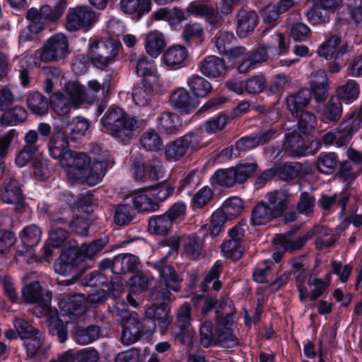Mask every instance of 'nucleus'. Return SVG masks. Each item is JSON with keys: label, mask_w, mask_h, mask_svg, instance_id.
<instances>
[{"label": "nucleus", "mask_w": 362, "mask_h": 362, "mask_svg": "<svg viewBox=\"0 0 362 362\" xmlns=\"http://www.w3.org/2000/svg\"><path fill=\"white\" fill-rule=\"evenodd\" d=\"M101 124L112 136L127 144L132 139L134 132L143 125V121L127 114L120 107H111L101 118Z\"/></svg>", "instance_id": "f257e3e1"}, {"label": "nucleus", "mask_w": 362, "mask_h": 362, "mask_svg": "<svg viewBox=\"0 0 362 362\" xmlns=\"http://www.w3.org/2000/svg\"><path fill=\"white\" fill-rule=\"evenodd\" d=\"M165 243L170 247L167 255L153 262L152 266L159 274V284L160 286L170 288L173 291L179 292L181 290L183 279L168 262V257L177 255L180 239L179 237H172L165 240Z\"/></svg>", "instance_id": "f03ea898"}, {"label": "nucleus", "mask_w": 362, "mask_h": 362, "mask_svg": "<svg viewBox=\"0 0 362 362\" xmlns=\"http://www.w3.org/2000/svg\"><path fill=\"white\" fill-rule=\"evenodd\" d=\"M65 6L64 0H60L53 8L48 5H44L40 10L35 8L29 9L26 17L30 22L28 26L30 31L37 33L43 30L47 23L57 21L63 14Z\"/></svg>", "instance_id": "7ed1b4c3"}, {"label": "nucleus", "mask_w": 362, "mask_h": 362, "mask_svg": "<svg viewBox=\"0 0 362 362\" xmlns=\"http://www.w3.org/2000/svg\"><path fill=\"white\" fill-rule=\"evenodd\" d=\"M69 46L67 37L62 33H57L50 37L42 48L35 52V57L45 63L59 61L69 54Z\"/></svg>", "instance_id": "20e7f679"}, {"label": "nucleus", "mask_w": 362, "mask_h": 362, "mask_svg": "<svg viewBox=\"0 0 362 362\" xmlns=\"http://www.w3.org/2000/svg\"><path fill=\"white\" fill-rule=\"evenodd\" d=\"M211 321L204 322L200 327V344L207 348L212 343H215L221 348L230 349L238 346V339L228 331L221 328L214 329Z\"/></svg>", "instance_id": "39448f33"}, {"label": "nucleus", "mask_w": 362, "mask_h": 362, "mask_svg": "<svg viewBox=\"0 0 362 362\" xmlns=\"http://www.w3.org/2000/svg\"><path fill=\"white\" fill-rule=\"evenodd\" d=\"M200 142L201 136L198 134L187 133L166 144L164 151L165 158L169 162L177 161L188 152L197 149Z\"/></svg>", "instance_id": "423d86ee"}, {"label": "nucleus", "mask_w": 362, "mask_h": 362, "mask_svg": "<svg viewBox=\"0 0 362 362\" xmlns=\"http://www.w3.org/2000/svg\"><path fill=\"white\" fill-rule=\"evenodd\" d=\"M90 158L86 153L70 151L65 154L61 163L66 167V175L72 183L83 184L88 168L90 166Z\"/></svg>", "instance_id": "0eeeda50"}, {"label": "nucleus", "mask_w": 362, "mask_h": 362, "mask_svg": "<svg viewBox=\"0 0 362 362\" xmlns=\"http://www.w3.org/2000/svg\"><path fill=\"white\" fill-rule=\"evenodd\" d=\"M117 49V45L111 40H96L89 47L90 60L96 67L104 69L113 62Z\"/></svg>", "instance_id": "6e6552de"}, {"label": "nucleus", "mask_w": 362, "mask_h": 362, "mask_svg": "<svg viewBox=\"0 0 362 362\" xmlns=\"http://www.w3.org/2000/svg\"><path fill=\"white\" fill-rule=\"evenodd\" d=\"M97 21V16L88 6L71 8L66 17V28L71 32L88 30Z\"/></svg>", "instance_id": "1a4fd4ad"}, {"label": "nucleus", "mask_w": 362, "mask_h": 362, "mask_svg": "<svg viewBox=\"0 0 362 362\" xmlns=\"http://www.w3.org/2000/svg\"><path fill=\"white\" fill-rule=\"evenodd\" d=\"M191 307L188 303H185L179 309L175 324L172 331V337L178 340L182 344L189 342L192 335Z\"/></svg>", "instance_id": "9d476101"}, {"label": "nucleus", "mask_w": 362, "mask_h": 362, "mask_svg": "<svg viewBox=\"0 0 362 362\" xmlns=\"http://www.w3.org/2000/svg\"><path fill=\"white\" fill-rule=\"evenodd\" d=\"M362 122V105L343 122L336 129L337 146H346L351 141L353 135L359 129Z\"/></svg>", "instance_id": "9b49d317"}, {"label": "nucleus", "mask_w": 362, "mask_h": 362, "mask_svg": "<svg viewBox=\"0 0 362 362\" xmlns=\"http://www.w3.org/2000/svg\"><path fill=\"white\" fill-rule=\"evenodd\" d=\"M38 140L39 134L37 131L31 129L25 133L23 138L24 145L16 158V163L18 166L23 167L32 160L39 151Z\"/></svg>", "instance_id": "f8f14e48"}, {"label": "nucleus", "mask_w": 362, "mask_h": 362, "mask_svg": "<svg viewBox=\"0 0 362 362\" xmlns=\"http://www.w3.org/2000/svg\"><path fill=\"white\" fill-rule=\"evenodd\" d=\"M267 203L278 217L291 209L293 197L285 189H275L267 194Z\"/></svg>", "instance_id": "ddd939ff"}, {"label": "nucleus", "mask_w": 362, "mask_h": 362, "mask_svg": "<svg viewBox=\"0 0 362 362\" xmlns=\"http://www.w3.org/2000/svg\"><path fill=\"white\" fill-rule=\"evenodd\" d=\"M69 138L66 134L62 130H54L48 141L49 153L54 159L59 160L62 163L65 154L70 152L69 148Z\"/></svg>", "instance_id": "4468645a"}, {"label": "nucleus", "mask_w": 362, "mask_h": 362, "mask_svg": "<svg viewBox=\"0 0 362 362\" xmlns=\"http://www.w3.org/2000/svg\"><path fill=\"white\" fill-rule=\"evenodd\" d=\"M276 130L269 129L262 130L249 136L238 139L235 143V148L238 151H248L259 145H264L274 138Z\"/></svg>", "instance_id": "2eb2a0df"}, {"label": "nucleus", "mask_w": 362, "mask_h": 362, "mask_svg": "<svg viewBox=\"0 0 362 362\" xmlns=\"http://www.w3.org/2000/svg\"><path fill=\"white\" fill-rule=\"evenodd\" d=\"M170 102L173 108L185 113L193 112L198 105L197 100L184 88L173 91Z\"/></svg>", "instance_id": "dca6fc26"}, {"label": "nucleus", "mask_w": 362, "mask_h": 362, "mask_svg": "<svg viewBox=\"0 0 362 362\" xmlns=\"http://www.w3.org/2000/svg\"><path fill=\"white\" fill-rule=\"evenodd\" d=\"M298 227H296L286 233L277 237V240L286 250L293 251L300 250L308 240L313 238L316 234H320V231L318 230H321L320 228H313L304 236L298 238V239H294L293 238V235L298 230Z\"/></svg>", "instance_id": "f3484780"}, {"label": "nucleus", "mask_w": 362, "mask_h": 362, "mask_svg": "<svg viewBox=\"0 0 362 362\" xmlns=\"http://www.w3.org/2000/svg\"><path fill=\"white\" fill-rule=\"evenodd\" d=\"M312 100V91L309 88H301L286 98V107L293 117H298L300 112L305 111Z\"/></svg>", "instance_id": "a211bd4d"}, {"label": "nucleus", "mask_w": 362, "mask_h": 362, "mask_svg": "<svg viewBox=\"0 0 362 362\" xmlns=\"http://www.w3.org/2000/svg\"><path fill=\"white\" fill-rule=\"evenodd\" d=\"M114 162L108 159L93 158V162L88 168L83 184L86 183L89 186H95L103 178L107 168H111Z\"/></svg>", "instance_id": "6ab92c4d"}, {"label": "nucleus", "mask_w": 362, "mask_h": 362, "mask_svg": "<svg viewBox=\"0 0 362 362\" xmlns=\"http://www.w3.org/2000/svg\"><path fill=\"white\" fill-rule=\"evenodd\" d=\"M122 341L125 344H132L137 341L142 335L140 327V317L138 313L132 312L130 317L122 321Z\"/></svg>", "instance_id": "aec40b11"}, {"label": "nucleus", "mask_w": 362, "mask_h": 362, "mask_svg": "<svg viewBox=\"0 0 362 362\" xmlns=\"http://www.w3.org/2000/svg\"><path fill=\"white\" fill-rule=\"evenodd\" d=\"M201 73L209 78H219L227 71V66L223 59L215 55L205 57L199 64Z\"/></svg>", "instance_id": "412c9836"}, {"label": "nucleus", "mask_w": 362, "mask_h": 362, "mask_svg": "<svg viewBox=\"0 0 362 362\" xmlns=\"http://www.w3.org/2000/svg\"><path fill=\"white\" fill-rule=\"evenodd\" d=\"M0 197L5 203L16 204L18 209L24 206V197L18 182L15 179L11 178L4 183Z\"/></svg>", "instance_id": "4be33fe9"}, {"label": "nucleus", "mask_w": 362, "mask_h": 362, "mask_svg": "<svg viewBox=\"0 0 362 362\" xmlns=\"http://www.w3.org/2000/svg\"><path fill=\"white\" fill-rule=\"evenodd\" d=\"M237 34L240 37H245L253 33L259 21L256 12L253 11L240 10L236 14Z\"/></svg>", "instance_id": "5701e85b"}, {"label": "nucleus", "mask_w": 362, "mask_h": 362, "mask_svg": "<svg viewBox=\"0 0 362 362\" xmlns=\"http://www.w3.org/2000/svg\"><path fill=\"white\" fill-rule=\"evenodd\" d=\"M311 167L299 162H288L276 167V175L284 181H291L310 173Z\"/></svg>", "instance_id": "b1692460"}, {"label": "nucleus", "mask_w": 362, "mask_h": 362, "mask_svg": "<svg viewBox=\"0 0 362 362\" xmlns=\"http://www.w3.org/2000/svg\"><path fill=\"white\" fill-rule=\"evenodd\" d=\"M169 311L168 305L165 303L158 305L154 303L145 311L146 315H148L149 317H152L156 322H158L161 334H165L166 329L171 323L172 317L169 314Z\"/></svg>", "instance_id": "393cba45"}, {"label": "nucleus", "mask_w": 362, "mask_h": 362, "mask_svg": "<svg viewBox=\"0 0 362 362\" xmlns=\"http://www.w3.org/2000/svg\"><path fill=\"white\" fill-rule=\"evenodd\" d=\"M78 262L77 253L74 250H69L61 255L54 265V271L63 276H74L75 269Z\"/></svg>", "instance_id": "a878e982"}, {"label": "nucleus", "mask_w": 362, "mask_h": 362, "mask_svg": "<svg viewBox=\"0 0 362 362\" xmlns=\"http://www.w3.org/2000/svg\"><path fill=\"white\" fill-rule=\"evenodd\" d=\"M140 263L139 258L129 253L119 254L115 257L113 263V273L116 274H126L134 272Z\"/></svg>", "instance_id": "bb28decb"}, {"label": "nucleus", "mask_w": 362, "mask_h": 362, "mask_svg": "<svg viewBox=\"0 0 362 362\" xmlns=\"http://www.w3.org/2000/svg\"><path fill=\"white\" fill-rule=\"evenodd\" d=\"M119 9L125 14H134L137 19L151 10L150 0H119Z\"/></svg>", "instance_id": "cd10ccee"}, {"label": "nucleus", "mask_w": 362, "mask_h": 362, "mask_svg": "<svg viewBox=\"0 0 362 362\" xmlns=\"http://www.w3.org/2000/svg\"><path fill=\"white\" fill-rule=\"evenodd\" d=\"M158 127L165 134H177L182 125L180 117L169 111L163 112L157 119Z\"/></svg>", "instance_id": "c85d7f7f"}, {"label": "nucleus", "mask_w": 362, "mask_h": 362, "mask_svg": "<svg viewBox=\"0 0 362 362\" xmlns=\"http://www.w3.org/2000/svg\"><path fill=\"white\" fill-rule=\"evenodd\" d=\"M187 49L180 45L169 47L163 56L165 64L170 69H177L187 58Z\"/></svg>", "instance_id": "c756f323"}, {"label": "nucleus", "mask_w": 362, "mask_h": 362, "mask_svg": "<svg viewBox=\"0 0 362 362\" xmlns=\"http://www.w3.org/2000/svg\"><path fill=\"white\" fill-rule=\"evenodd\" d=\"M276 218L278 216L267 202H260L252 209L251 222L253 225L260 226Z\"/></svg>", "instance_id": "7c9ffc66"}, {"label": "nucleus", "mask_w": 362, "mask_h": 362, "mask_svg": "<svg viewBox=\"0 0 362 362\" xmlns=\"http://www.w3.org/2000/svg\"><path fill=\"white\" fill-rule=\"evenodd\" d=\"M100 332V327L96 325L78 327L74 331V340L81 345L89 344L99 339Z\"/></svg>", "instance_id": "2f4dec72"}, {"label": "nucleus", "mask_w": 362, "mask_h": 362, "mask_svg": "<svg viewBox=\"0 0 362 362\" xmlns=\"http://www.w3.org/2000/svg\"><path fill=\"white\" fill-rule=\"evenodd\" d=\"M139 143L141 148L146 151L157 152L163 147V140L153 129L145 131L140 136Z\"/></svg>", "instance_id": "473e14b6"}, {"label": "nucleus", "mask_w": 362, "mask_h": 362, "mask_svg": "<svg viewBox=\"0 0 362 362\" xmlns=\"http://www.w3.org/2000/svg\"><path fill=\"white\" fill-rule=\"evenodd\" d=\"M42 231L36 225H30L23 228L20 234V238L25 250L27 252L30 249L35 247L40 241Z\"/></svg>", "instance_id": "72a5a7b5"}, {"label": "nucleus", "mask_w": 362, "mask_h": 362, "mask_svg": "<svg viewBox=\"0 0 362 362\" xmlns=\"http://www.w3.org/2000/svg\"><path fill=\"white\" fill-rule=\"evenodd\" d=\"M173 223L170 218L165 214L151 217L148 221V230L150 233L165 235L171 230Z\"/></svg>", "instance_id": "f704fd0d"}, {"label": "nucleus", "mask_w": 362, "mask_h": 362, "mask_svg": "<svg viewBox=\"0 0 362 362\" xmlns=\"http://www.w3.org/2000/svg\"><path fill=\"white\" fill-rule=\"evenodd\" d=\"M165 46L163 35L158 31H153L146 37V50L152 57H157Z\"/></svg>", "instance_id": "c9c22d12"}, {"label": "nucleus", "mask_w": 362, "mask_h": 362, "mask_svg": "<svg viewBox=\"0 0 362 362\" xmlns=\"http://www.w3.org/2000/svg\"><path fill=\"white\" fill-rule=\"evenodd\" d=\"M28 116L27 111L23 107L16 105L6 111L1 117L0 121L3 125L12 126L23 122Z\"/></svg>", "instance_id": "e433bc0d"}, {"label": "nucleus", "mask_w": 362, "mask_h": 362, "mask_svg": "<svg viewBox=\"0 0 362 362\" xmlns=\"http://www.w3.org/2000/svg\"><path fill=\"white\" fill-rule=\"evenodd\" d=\"M65 90L71 104L77 107L87 99V92L83 86L77 82H69L65 86Z\"/></svg>", "instance_id": "4c0bfd02"}, {"label": "nucleus", "mask_w": 362, "mask_h": 362, "mask_svg": "<svg viewBox=\"0 0 362 362\" xmlns=\"http://www.w3.org/2000/svg\"><path fill=\"white\" fill-rule=\"evenodd\" d=\"M296 118L298 119V131L303 135H310L317 127V117L311 112H300Z\"/></svg>", "instance_id": "58836bf2"}, {"label": "nucleus", "mask_w": 362, "mask_h": 362, "mask_svg": "<svg viewBox=\"0 0 362 362\" xmlns=\"http://www.w3.org/2000/svg\"><path fill=\"white\" fill-rule=\"evenodd\" d=\"M203 245V239L195 235H189L183 240L185 254L193 259H197L202 254Z\"/></svg>", "instance_id": "ea45409f"}, {"label": "nucleus", "mask_w": 362, "mask_h": 362, "mask_svg": "<svg viewBox=\"0 0 362 362\" xmlns=\"http://www.w3.org/2000/svg\"><path fill=\"white\" fill-rule=\"evenodd\" d=\"M88 120L83 117H77L69 125V132L66 136L71 141H77L83 137L89 129Z\"/></svg>", "instance_id": "a19ab883"}, {"label": "nucleus", "mask_w": 362, "mask_h": 362, "mask_svg": "<svg viewBox=\"0 0 362 362\" xmlns=\"http://www.w3.org/2000/svg\"><path fill=\"white\" fill-rule=\"evenodd\" d=\"M28 108L35 115H43L48 111V102L45 97L38 92L30 93L27 98Z\"/></svg>", "instance_id": "79ce46f5"}, {"label": "nucleus", "mask_w": 362, "mask_h": 362, "mask_svg": "<svg viewBox=\"0 0 362 362\" xmlns=\"http://www.w3.org/2000/svg\"><path fill=\"white\" fill-rule=\"evenodd\" d=\"M187 83L191 90L197 97H205L211 90V83L206 79L198 75H192L189 77Z\"/></svg>", "instance_id": "37998d69"}, {"label": "nucleus", "mask_w": 362, "mask_h": 362, "mask_svg": "<svg viewBox=\"0 0 362 362\" xmlns=\"http://www.w3.org/2000/svg\"><path fill=\"white\" fill-rule=\"evenodd\" d=\"M341 42V35L339 34H332L319 47L317 52L320 57L329 60L336 53L337 49Z\"/></svg>", "instance_id": "c03bdc74"}, {"label": "nucleus", "mask_w": 362, "mask_h": 362, "mask_svg": "<svg viewBox=\"0 0 362 362\" xmlns=\"http://www.w3.org/2000/svg\"><path fill=\"white\" fill-rule=\"evenodd\" d=\"M349 200V194L346 193H341L340 195L334 194L332 196L322 195L319 200V204L324 210L328 211L338 202L341 206V213L344 214Z\"/></svg>", "instance_id": "a18cd8bd"}, {"label": "nucleus", "mask_w": 362, "mask_h": 362, "mask_svg": "<svg viewBox=\"0 0 362 362\" xmlns=\"http://www.w3.org/2000/svg\"><path fill=\"white\" fill-rule=\"evenodd\" d=\"M300 132H293L286 135L285 148L290 151L293 156H299L304 152L305 141Z\"/></svg>", "instance_id": "49530a36"}, {"label": "nucleus", "mask_w": 362, "mask_h": 362, "mask_svg": "<svg viewBox=\"0 0 362 362\" xmlns=\"http://www.w3.org/2000/svg\"><path fill=\"white\" fill-rule=\"evenodd\" d=\"M329 276V274H327L326 279L312 277L311 276L309 277L308 285L313 286V289L310 291L309 295L310 300L314 301L317 300L327 290L330 284Z\"/></svg>", "instance_id": "de8ad7c7"}, {"label": "nucleus", "mask_w": 362, "mask_h": 362, "mask_svg": "<svg viewBox=\"0 0 362 362\" xmlns=\"http://www.w3.org/2000/svg\"><path fill=\"white\" fill-rule=\"evenodd\" d=\"M45 293L38 281H33L22 289L23 297L26 302L30 303L39 302L44 298Z\"/></svg>", "instance_id": "09e8293b"}, {"label": "nucleus", "mask_w": 362, "mask_h": 362, "mask_svg": "<svg viewBox=\"0 0 362 362\" xmlns=\"http://www.w3.org/2000/svg\"><path fill=\"white\" fill-rule=\"evenodd\" d=\"M338 159L334 153L320 154L317 160V170L324 174H332L337 167Z\"/></svg>", "instance_id": "8fccbe9b"}, {"label": "nucleus", "mask_w": 362, "mask_h": 362, "mask_svg": "<svg viewBox=\"0 0 362 362\" xmlns=\"http://www.w3.org/2000/svg\"><path fill=\"white\" fill-rule=\"evenodd\" d=\"M64 311L69 315L71 320H74L85 313L83 300L81 296L69 298L64 306Z\"/></svg>", "instance_id": "3c124183"}, {"label": "nucleus", "mask_w": 362, "mask_h": 362, "mask_svg": "<svg viewBox=\"0 0 362 362\" xmlns=\"http://www.w3.org/2000/svg\"><path fill=\"white\" fill-rule=\"evenodd\" d=\"M135 216V212L129 204H119L114 214L115 223L118 226L129 225Z\"/></svg>", "instance_id": "603ef678"}, {"label": "nucleus", "mask_w": 362, "mask_h": 362, "mask_svg": "<svg viewBox=\"0 0 362 362\" xmlns=\"http://www.w3.org/2000/svg\"><path fill=\"white\" fill-rule=\"evenodd\" d=\"M152 95L153 89L151 86L143 82L134 89L132 98L137 105L144 107L148 105Z\"/></svg>", "instance_id": "864d4df0"}, {"label": "nucleus", "mask_w": 362, "mask_h": 362, "mask_svg": "<svg viewBox=\"0 0 362 362\" xmlns=\"http://www.w3.org/2000/svg\"><path fill=\"white\" fill-rule=\"evenodd\" d=\"M243 209L244 204L243 200L237 197L228 199L220 208L230 220L240 215Z\"/></svg>", "instance_id": "5fc2aeb1"}, {"label": "nucleus", "mask_w": 362, "mask_h": 362, "mask_svg": "<svg viewBox=\"0 0 362 362\" xmlns=\"http://www.w3.org/2000/svg\"><path fill=\"white\" fill-rule=\"evenodd\" d=\"M291 78L285 74H279L274 76L269 84L268 91L272 95L281 94L291 86Z\"/></svg>", "instance_id": "6e6d98bb"}, {"label": "nucleus", "mask_w": 362, "mask_h": 362, "mask_svg": "<svg viewBox=\"0 0 362 362\" xmlns=\"http://www.w3.org/2000/svg\"><path fill=\"white\" fill-rule=\"evenodd\" d=\"M342 115V104L341 99L337 96L332 97L325 109V116L327 119L337 122Z\"/></svg>", "instance_id": "4d7b16f0"}, {"label": "nucleus", "mask_w": 362, "mask_h": 362, "mask_svg": "<svg viewBox=\"0 0 362 362\" xmlns=\"http://www.w3.org/2000/svg\"><path fill=\"white\" fill-rule=\"evenodd\" d=\"M148 180L156 182L163 177L164 169L160 159L156 156L152 157L146 162Z\"/></svg>", "instance_id": "13d9d810"}, {"label": "nucleus", "mask_w": 362, "mask_h": 362, "mask_svg": "<svg viewBox=\"0 0 362 362\" xmlns=\"http://www.w3.org/2000/svg\"><path fill=\"white\" fill-rule=\"evenodd\" d=\"M331 13L334 12L324 9L317 4L313 3L311 9L307 13V17L310 23L313 25L326 23L329 21Z\"/></svg>", "instance_id": "bf43d9fd"}, {"label": "nucleus", "mask_w": 362, "mask_h": 362, "mask_svg": "<svg viewBox=\"0 0 362 362\" xmlns=\"http://www.w3.org/2000/svg\"><path fill=\"white\" fill-rule=\"evenodd\" d=\"M133 204L139 211H153L158 209V204L146 194L136 193L133 196Z\"/></svg>", "instance_id": "052dcab7"}, {"label": "nucleus", "mask_w": 362, "mask_h": 362, "mask_svg": "<svg viewBox=\"0 0 362 362\" xmlns=\"http://www.w3.org/2000/svg\"><path fill=\"white\" fill-rule=\"evenodd\" d=\"M71 101L62 93H55L51 98L53 110L59 115H66L71 110Z\"/></svg>", "instance_id": "680f3d73"}, {"label": "nucleus", "mask_w": 362, "mask_h": 362, "mask_svg": "<svg viewBox=\"0 0 362 362\" xmlns=\"http://www.w3.org/2000/svg\"><path fill=\"white\" fill-rule=\"evenodd\" d=\"M233 169L218 170L211 177L213 184L220 186L232 187L237 182Z\"/></svg>", "instance_id": "e2e57ef3"}, {"label": "nucleus", "mask_w": 362, "mask_h": 362, "mask_svg": "<svg viewBox=\"0 0 362 362\" xmlns=\"http://www.w3.org/2000/svg\"><path fill=\"white\" fill-rule=\"evenodd\" d=\"M221 250L226 257L238 260L242 257L243 247L242 243L228 239L222 244Z\"/></svg>", "instance_id": "0e129e2a"}, {"label": "nucleus", "mask_w": 362, "mask_h": 362, "mask_svg": "<svg viewBox=\"0 0 362 362\" xmlns=\"http://www.w3.org/2000/svg\"><path fill=\"white\" fill-rule=\"evenodd\" d=\"M233 169L237 182L242 183L254 175L257 169V164L256 163H243L237 165Z\"/></svg>", "instance_id": "69168bd1"}, {"label": "nucleus", "mask_w": 362, "mask_h": 362, "mask_svg": "<svg viewBox=\"0 0 362 362\" xmlns=\"http://www.w3.org/2000/svg\"><path fill=\"white\" fill-rule=\"evenodd\" d=\"M290 35L296 41H304L310 34V29L301 22L288 23L286 25Z\"/></svg>", "instance_id": "338daca9"}, {"label": "nucleus", "mask_w": 362, "mask_h": 362, "mask_svg": "<svg viewBox=\"0 0 362 362\" xmlns=\"http://www.w3.org/2000/svg\"><path fill=\"white\" fill-rule=\"evenodd\" d=\"M30 161L31 173L37 180H45L49 176L50 170L46 159L32 158Z\"/></svg>", "instance_id": "774afa93"}]
</instances>
